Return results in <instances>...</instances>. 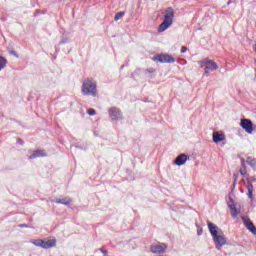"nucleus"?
I'll list each match as a JSON object with an SVG mask.
<instances>
[{
    "label": "nucleus",
    "instance_id": "1",
    "mask_svg": "<svg viewBox=\"0 0 256 256\" xmlns=\"http://www.w3.org/2000/svg\"><path fill=\"white\" fill-rule=\"evenodd\" d=\"M208 229L210 234L213 237V241L216 245V249H221V247H225L227 245V237L219 227L211 222L208 223Z\"/></svg>",
    "mask_w": 256,
    "mask_h": 256
},
{
    "label": "nucleus",
    "instance_id": "2",
    "mask_svg": "<svg viewBox=\"0 0 256 256\" xmlns=\"http://www.w3.org/2000/svg\"><path fill=\"white\" fill-rule=\"evenodd\" d=\"M175 17V10L173 8H167L164 13L163 21L158 27V32L163 33L173 25V19Z\"/></svg>",
    "mask_w": 256,
    "mask_h": 256
},
{
    "label": "nucleus",
    "instance_id": "3",
    "mask_svg": "<svg viewBox=\"0 0 256 256\" xmlns=\"http://www.w3.org/2000/svg\"><path fill=\"white\" fill-rule=\"evenodd\" d=\"M82 93L84 95H91L92 97H95V95H97V84L90 79L84 80L82 83Z\"/></svg>",
    "mask_w": 256,
    "mask_h": 256
},
{
    "label": "nucleus",
    "instance_id": "4",
    "mask_svg": "<svg viewBox=\"0 0 256 256\" xmlns=\"http://www.w3.org/2000/svg\"><path fill=\"white\" fill-rule=\"evenodd\" d=\"M198 64L200 65V67H204L205 75H208L209 73H211V71H216V69H219V66L217 65V63L207 58L204 60L198 61Z\"/></svg>",
    "mask_w": 256,
    "mask_h": 256
},
{
    "label": "nucleus",
    "instance_id": "5",
    "mask_svg": "<svg viewBox=\"0 0 256 256\" xmlns=\"http://www.w3.org/2000/svg\"><path fill=\"white\" fill-rule=\"evenodd\" d=\"M240 127H242V129H244L248 135L253 134V122L250 119H241Z\"/></svg>",
    "mask_w": 256,
    "mask_h": 256
},
{
    "label": "nucleus",
    "instance_id": "6",
    "mask_svg": "<svg viewBox=\"0 0 256 256\" xmlns=\"http://www.w3.org/2000/svg\"><path fill=\"white\" fill-rule=\"evenodd\" d=\"M153 61H158L159 63H175V58L169 54H160L155 56Z\"/></svg>",
    "mask_w": 256,
    "mask_h": 256
},
{
    "label": "nucleus",
    "instance_id": "7",
    "mask_svg": "<svg viewBox=\"0 0 256 256\" xmlns=\"http://www.w3.org/2000/svg\"><path fill=\"white\" fill-rule=\"evenodd\" d=\"M227 139V137L225 136V132L223 131H215L212 133V140L214 143L219 144V143H223V141H225Z\"/></svg>",
    "mask_w": 256,
    "mask_h": 256
},
{
    "label": "nucleus",
    "instance_id": "8",
    "mask_svg": "<svg viewBox=\"0 0 256 256\" xmlns=\"http://www.w3.org/2000/svg\"><path fill=\"white\" fill-rule=\"evenodd\" d=\"M167 251V244H156L151 246V252L155 254H161Z\"/></svg>",
    "mask_w": 256,
    "mask_h": 256
},
{
    "label": "nucleus",
    "instance_id": "9",
    "mask_svg": "<svg viewBox=\"0 0 256 256\" xmlns=\"http://www.w3.org/2000/svg\"><path fill=\"white\" fill-rule=\"evenodd\" d=\"M242 220L245 227L248 229V231H250V233H253V235H256V228H255V225H253V222L250 219L245 217H243Z\"/></svg>",
    "mask_w": 256,
    "mask_h": 256
},
{
    "label": "nucleus",
    "instance_id": "10",
    "mask_svg": "<svg viewBox=\"0 0 256 256\" xmlns=\"http://www.w3.org/2000/svg\"><path fill=\"white\" fill-rule=\"evenodd\" d=\"M188 159H189V156H187L186 154H180L178 157H176L174 163L175 165H178L179 167H181V165H185V163H187Z\"/></svg>",
    "mask_w": 256,
    "mask_h": 256
},
{
    "label": "nucleus",
    "instance_id": "11",
    "mask_svg": "<svg viewBox=\"0 0 256 256\" xmlns=\"http://www.w3.org/2000/svg\"><path fill=\"white\" fill-rule=\"evenodd\" d=\"M228 207L231 211L232 217H238L239 216V210H237V206L235 205V202L233 200H230L228 202Z\"/></svg>",
    "mask_w": 256,
    "mask_h": 256
},
{
    "label": "nucleus",
    "instance_id": "12",
    "mask_svg": "<svg viewBox=\"0 0 256 256\" xmlns=\"http://www.w3.org/2000/svg\"><path fill=\"white\" fill-rule=\"evenodd\" d=\"M57 241L55 239H50V240H42V243L40 245V247H42L43 249H49L50 247H55Z\"/></svg>",
    "mask_w": 256,
    "mask_h": 256
},
{
    "label": "nucleus",
    "instance_id": "13",
    "mask_svg": "<svg viewBox=\"0 0 256 256\" xmlns=\"http://www.w3.org/2000/svg\"><path fill=\"white\" fill-rule=\"evenodd\" d=\"M109 115L111 119H114V120L121 119V111H119V109L117 108H111L109 110Z\"/></svg>",
    "mask_w": 256,
    "mask_h": 256
},
{
    "label": "nucleus",
    "instance_id": "14",
    "mask_svg": "<svg viewBox=\"0 0 256 256\" xmlns=\"http://www.w3.org/2000/svg\"><path fill=\"white\" fill-rule=\"evenodd\" d=\"M45 155H47L45 153V151H43V150H36V151L31 153V155L29 156V159H37V157H45Z\"/></svg>",
    "mask_w": 256,
    "mask_h": 256
},
{
    "label": "nucleus",
    "instance_id": "15",
    "mask_svg": "<svg viewBox=\"0 0 256 256\" xmlns=\"http://www.w3.org/2000/svg\"><path fill=\"white\" fill-rule=\"evenodd\" d=\"M56 203H60L61 205H69V203H71V198L58 199Z\"/></svg>",
    "mask_w": 256,
    "mask_h": 256
},
{
    "label": "nucleus",
    "instance_id": "16",
    "mask_svg": "<svg viewBox=\"0 0 256 256\" xmlns=\"http://www.w3.org/2000/svg\"><path fill=\"white\" fill-rule=\"evenodd\" d=\"M5 67H7V59L0 56V71H2V69H5Z\"/></svg>",
    "mask_w": 256,
    "mask_h": 256
},
{
    "label": "nucleus",
    "instance_id": "17",
    "mask_svg": "<svg viewBox=\"0 0 256 256\" xmlns=\"http://www.w3.org/2000/svg\"><path fill=\"white\" fill-rule=\"evenodd\" d=\"M246 161H247L248 165H250V167H252L253 169H256V161H255V159H253L251 157H248Z\"/></svg>",
    "mask_w": 256,
    "mask_h": 256
},
{
    "label": "nucleus",
    "instance_id": "18",
    "mask_svg": "<svg viewBox=\"0 0 256 256\" xmlns=\"http://www.w3.org/2000/svg\"><path fill=\"white\" fill-rule=\"evenodd\" d=\"M125 15V12H118L115 17L114 20L115 21H119V19H121L123 16Z\"/></svg>",
    "mask_w": 256,
    "mask_h": 256
},
{
    "label": "nucleus",
    "instance_id": "19",
    "mask_svg": "<svg viewBox=\"0 0 256 256\" xmlns=\"http://www.w3.org/2000/svg\"><path fill=\"white\" fill-rule=\"evenodd\" d=\"M33 245H35L36 247H41V244L43 243V240L38 239V240H34L32 241Z\"/></svg>",
    "mask_w": 256,
    "mask_h": 256
},
{
    "label": "nucleus",
    "instance_id": "20",
    "mask_svg": "<svg viewBox=\"0 0 256 256\" xmlns=\"http://www.w3.org/2000/svg\"><path fill=\"white\" fill-rule=\"evenodd\" d=\"M247 191L248 192L253 191V184L250 181H248V184H247Z\"/></svg>",
    "mask_w": 256,
    "mask_h": 256
},
{
    "label": "nucleus",
    "instance_id": "21",
    "mask_svg": "<svg viewBox=\"0 0 256 256\" xmlns=\"http://www.w3.org/2000/svg\"><path fill=\"white\" fill-rule=\"evenodd\" d=\"M88 115H91V116L95 115V109H89Z\"/></svg>",
    "mask_w": 256,
    "mask_h": 256
},
{
    "label": "nucleus",
    "instance_id": "22",
    "mask_svg": "<svg viewBox=\"0 0 256 256\" xmlns=\"http://www.w3.org/2000/svg\"><path fill=\"white\" fill-rule=\"evenodd\" d=\"M240 173H241L242 175H247V169H246V168L241 169V170H240Z\"/></svg>",
    "mask_w": 256,
    "mask_h": 256
},
{
    "label": "nucleus",
    "instance_id": "23",
    "mask_svg": "<svg viewBox=\"0 0 256 256\" xmlns=\"http://www.w3.org/2000/svg\"><path fill=\"white\" fill-rule=\"evenodd\" d=\"M249 199H253V191L248 192Z\"/></svg>",
    "mask_w": 256,
    "mask_h": 256
},
{
    "label": "nucleus",
    "instance_id": "24",
    "mask_svg": "<svg viewBox=\"0 0 256 256\" xmlns=\"http://www.w3.org/2000/svg\"><path fill=\"white\" fill-rule=\"evenodd\" d=\"M186 51H187V47L183 46V47L181 48V53H186Z\"/></svg>",
    "mask_w": 256,
    "mask_h": 256
}]
</instances>
